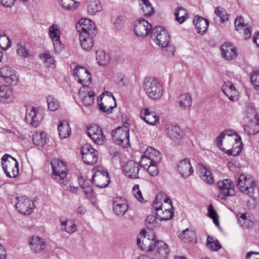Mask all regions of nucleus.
Returning a JSON list of instances; mask_svg holds the SVG:
<instances>
[{"mask_svg": "<svg viewBox=\"0 0 259 259\" xmlns=\"http://www.w3.org/2000/svg\"><path fill=\"white\" fill-rule=\"evenodd\" d=\"M152 39L161 48H166L164 54L167 57L173 56L175 48L169 45L170 37L168 32L161 26L154 27L151 33Z\"/></svg>", "mask_w": 259, "mask_h": 259, "instance_id": "nucleus-1", "label": "nucleus"}, {"mask_svg": "<svg viewBox=\"0 0 259 259\" xmlns=\"http://www.w3.org/2000/svg\"><path fill=\"white\" fill-rule=\"evenodd\" d=\"M143 87L146 95L152 100H158L163 96V87L159 81L154 77H145L143 80Z\"/></svg>", "mask_w": 259, "mask_h": 259, "instance_id": "nucleus-2", "label": "nucleus"}, {"mask_svg": "<svg viewBox=\"0 0 259 259\" xmlns=\"http://www.w3.org/2000/svg\"><path fill=\"white\" fill-rule=\"evenodd\" d=\"M2 166L6 175L9 178H15L19 174V163L15 158L5 154L2 157Z\"/></svg>", "mask_w": 259, "mask_h": 259, "instance_id": "nucleus-3", "label": "nucleus"}, {"mask_svg": "<svg viewBox=\"0 0 259 259\" xmlns=\"http://www.w3.org/2000/svg\"><path fill=\"white\" fill-rule=\"evenodd\" d=\"M112 138L115 142L122 147L128 148L130 146L129 129L124 126H119L112 131Z\"/></svg>", "mask_w": 259, "mask_h": 259, "instance_id": "nucleus-4", "label": "nucleus"}, {"mask_svg": "<svg viewBox=\"0 0 259 259\" xmlns=\"http://www.w3.org/2000/svg\"><path fill=\"white\" fill-rule=\"evenodd\" d=\"M51 164L54 179L60 184L65 185L64 179L67 175V168L65 163L58 159H54Z\"/></svg>", "mask_w": 259, "mask_h": 259, "instance_id": "nucleus-5", "label": "nucleus"}, {"mask_svg": "<svg viewBox=\"0 0 259 259\" xmlns=\"http://www.w3.org/2000/svg\"><path fill=\"white\" fill-rule=\"evenodd\" d=\"M237 187L242 193L250 196L253 194L255 183L252 178L243 174L240 175L237 180Z\"/></svg>", "mask_w": 259, "mask_h": 259, "instance_id": "nucleus-6", "label": "nucleus"}, {"mask_svg": "<svg viewBox=\"0 0 259 259\" xmlns=\"http://www.w3.org/2000/svg\"><path fill=\"white\" fill-rule=\"evenodd\" d=\"M156 241L153 234L146 235V232L144 230L137 237V244L144 251L153 250Z\"/></svg>", "mask_w": 259, "mask_h": 259, "instance_id": "nucleus-7", "label": "nucleus"}, {"mask_svg": "<svg viewBox=\"0 0 259 259\" xmlns=\"http://www.w3.org/2000/svg\"><path fill=\"white\" fill-rule=\"evenodd\" d=\"M44 116L43 110L40 108L27 109L25 120L34 127H37L41 122Z\"/></svg>", "mask_w": 259, "mask_h": 259, "instance_id": "nucleus-8", "label": "nucleus"}, {"mask_svg": "<svg viewBox=\"0 0 259 259\" xmlns=\"http://www.w3.org/2000/svg\"><path fill=\"white\" fill-rule=\"evenodd\" d=\"M81 152L83 161L89 165L96 163L98 159V152L92 146L85 144L82 146Z\"/></svg>", "mask_w": 259, "mask_h": 259, "instance_id": "nucleus-9", "label": "nucleus"}, {"mask_svg": "<svg viewBox=\"0 0 259 259\" xmlns=\"http://www.w3.org/2000/svg\"><path fill=\"white\" fill-rule=\"evenodd\" d=\"M79 34H90L91 36H96L97 30L94 22L87 18H81L76 26Z\"/></svg>", "mask_w": 259, "mask_h": 259, "instance_id": "nucleus-10", "label": "nucleus"}, {"mask_svg": "<svg viewBox=\"0 0 259 259\" xmlns=\"http://www.w3.org/2000/svg\"><path fill=\"white\" fill-rule=\"evenodd\" d=\"M0 76L6 83L11 85H16L19 80L16 71L8 66L0 68Z\"/></svg>", "mask_w": 259, "mask_h": 259, "instance_id": "nucleus-11", "label": "nucleus"}, {"mask_svg": "<svg viewBox=\"0 0 259 259\" xmlns=\"http://www.w3.org/2000/svg\"><path fill=\"white\" fill-rule=\"evenodd\" d=\"M92 181L97 187L104 188L110 182L109 175L107 170L99 168L92 176Z\"/></svg>", "mask_w": 259, "mask_h": 259, "instance_id": "nucleus-12", "label": "nucleus"}, {"mask_svg": "<svg viewBox=\"0 0 259 259\" xmlns=\"http://www.w3.org/2000/svg\"><path fill=\"white\" fill-rule=\"evenodd\" d=\"M87 134L97 144H103L105 140V136L103 135L102 129L97 124H92L88 127Z\"/></svg>", "mask_w": 259, "mask_h": 259, "instance_id": "nucleus-13", "label": "nucleus"}, {"mask_svg": "<svg viewBox=\"0 0 259 259\" xmlns=\"http://www.w3.org/2000/svg\"><path fill=\"white\" fill-rule=\"evenodd\" d=\"M152 29L151 24L144 19L138 20L135 23L134 30L139 37H146L150 31L152 32Z\"/></svg>", "mask_w": 259, "mask_h": 259, "instance_id": "nucleus-14", "label": "nucleus"}, {"mask_svg": "<svg viewBox=\"0 0 259 259\" xmlns=\"http://www.w3.org/2000/svg\"><path fill=\"white\" fill-rule=\"evenodd\" d=\"M73 75L77 78V81L82 87H89L91 81V75L89 71L83 67L77 66L74 70Z\"/></svg>", "mask_w": 259, "mask_h": 259, "instance_id": "nucleus-15", "label": "nucleus"}, {"mask_svg": "<svg viewBox=\"0 0 259 259\" xmlns=\"http://www.w3.org/2000/svg\"><path fill=\"white\" fill-rule=\"evenodd\" d=\"M155 205V211L158 219L160 220H168L171 219L174 215L172 208L165 207L163 204L159 205L157 201L154 202Z\"/></svg>", "mask_w": 259, "mask_h": 259, "instance_id": "nucleus-16", "label": "nucleus"}, {"mask_svg": "<svg viewBox=\"0 0 259 259\" xmlns=\"http://www.w3.org/2000/svg\"><path fill=\"white\" fill-rule=\"evenodd\" d=\"M17 202L16 203V207L18 211L22 214H29L33 206V203L28 198L22 196L16 198Z\"/></svg>", "mask_w": 259, "mask_h": 259, "instance_id": "nucleus-17", "label": "nucleus"}, {"mask_svg": "<svg viewBox=\"0 0 259 259\" xmlns=\"http://www.w3.org/2000/svg\"><path fill=\"white\" fill-rule=\"evenodd\" d=\"M78 95L80 101L85 106H91L94 103L95 94L89 87L80 88Z\"/></svg>", "mask_w": 259, "mask_h": 259, "instance_id": "nucleus-18", "label": "nucleus"}, {"mask_svg": "<svg viewBox=\"0 0 259 259\" xmlns=\"http://www.w3.org/2000/svg\"><path fill=\"white\" fill-rule=\"evenodd\" d=\"M220 193L224 197L233 196L235 194L234 185L230 179H225L218 182Z\"/></svg>", "mask_w": 259, "mask_h": 259, "instance_id": "nucleus-19", "label": "nucleus"}, {"mask_svg": "<svg viewBox=\"0 0 259 259\" xmlns=\"http://www.w3.org/2000/svg\"><path fill=\"white\" fill-rule=\"evenodd\" d=\"M112 202L114 213L118 216H123L128 208L126 200L121 197H116Z\"/></svg>", "mask_w": 259, "mask_h": 259, "instance_id": "nucleus-20", "label": "nucleus"}, {"mask_svg": "<svg viewBox=\"0 0 259 259\" xmlns=\"http://www.w3.org/2000/svg\"><path fill=\"white\" fill-rule=\"evenodd\" d=\"M107 96L103 98V102L100 104V109L107 114L112 113V110L116 106L114 97L111 93L107 92Z\"/></svg>", "mask_w": 259, "mask_h": 259, "instance_id": "nucleus-21", "label": "nucleus"}, {"mask_svg": "<svg viewBox=\"0 0 259 259\" xmlns=\"http://www.w3.org/2000/svg\"><path fill=\"white\" fill-rule=\"evenodd\" d=\"M221 51L222 57L227 60L235 59L238 56L236 48L229 42L224 43L221 47Z\"/></svg>", "mask_w": 259, "mask_h": 259, "instance_id": "nucleus-22", "label": "nucleus"}, {"mask_svg": "<svg viewBox=\"0 0 259 259\" xmlns=\"http://www.w3.org/2000/svg\"><path fill=\"white\" fill-rule=\"evenodd\" d=\"M140 165L134 161L130 160L123 166V171L128 177L137 179L139 178Z\"/></svg>", "mask_w": 259, "mask_h": 259, "instance_id": "nucleus-23", "label": "nucleus"}, {"mask_svg": "<svg viewBox=\"0 0 259 259\" xmlns=\"http://www.w3.org/2000/svg\"><path fill=\"white\" fill-rule=\"evenodd\" d=\"M178 170L181 176L184 178L191 175L193 173L194 170L190 159L185 158L180 161L178 165Z\"/></svg>", "mask_w": 259, "mask_h": 259, "instance_id": "nucleus-24", "label": "nucleus"}, {"mask_svg": "<svg viewBox=\"0 0 259 259\" xmlns=\"http://www.w3.org/2000/svg\"><path fill=\"white\" fill-rule=\"evenodd\" d=\"M192 96L189 93H184L180 95L177 99L176 105L182 110H189L192 106Z\"/></svg>", "mask_w": 259, "mask_h": 259, "instance_id": "nucleus-25", "label": "nucleus"}, {"mask_svg": "<svg viewBox=\"0 0 259 259\" xmlns=\"http://www.w3.org/2000/svg\"><path fill=\"white\" fill-rule=\"evenodd\" d=\"M141 119L147 124L154 125L159 121V117L154 111H151L148 108H143L140 113Z\"/></svg>", "mask_w": 259, "mask_h": 259, "instance_id": "nucleus-26", "label": "nucleus"}, {"mask_svg": "<svg viewBox=\"0 0 259 259\" xmlns=\"http://www.w3.org/2000/svg\"><path fill=\"white\" fill-rule=\"evenodd\" d=\"M29 244L31 249L36 253L42 252L45 250L46 243L43 239L38 236H32Z\"/></svg>", "mask_w": 259, "mask_h": 259, "instance_id": "nucleus-27", "label": "nucleus"}, {"mask_svg": "<svg viewBox=\"0 0 259 259\" xmlns=\"http://www.w3.org/2000/svg\"><path fill=\"white\" fill-rule=\"evenodd\" d=\"M255 115L254 114L253 117L250 119L248 116L246 118L248 120L244 125V132L248 135H254L259 131V120Z\"/></svg>", "mask_w": 259, "mask_h": 259, "instance_id": "nucleus-28", "label": "nucleus"}, {"mask_svg": "<svg viewBox=\"0 0 259 259\" xmlns=\"http://www.w3.org/2000/svg\"><path fill=\"white\" fill-rule=\"evenodd\" d=\"M222 90L230 100L234 101L238 99V92L232 82H225L222 87Z\"/></svg>", "mask_w": 259, "mask_h": 259, "instance_id": "nucleus-29", "label": "nucleus"}, {"mask_svg": "<svg viewBox=\"0 0 259 259\" xmlns=\"http://www.w3.org/2000/svg\"><path fill=\"white\" fill-rule=\"evenodd\" d=\"M167 136L173 141L181 139L184 136V132L180 126L170 125L166 129Z\"/></svg>", "mask_w": 259, "mask_h": 259, "instance_id": "nucleus-30", "label": "nucleus"}, {"mask_svg": "<svg viewBox=\"0 0 259 259\" xmlns=\"http://www.w3.org/2000/svg\"><path fill=\"white\" fill-rule=\"evenodd\" d=\"M14 95L12 88L8 85H3L0 87V101L1 102L9 103L14 100Z\"/></svg>", "mask_w": 259, "mask_h": 259, "instance_id": "nucleus-31", "label": "nucleus"}, {"mask_svg": "<svg viewBox=\"0 0 259 259\" xmlns=\"http://www.w3.org/2000/svg\"><path fill=\"white\" fill-rule=\"evenodd\" d=\"M193 24L195 25L197 33L203 35L205 33L208 28L209 22L203 17L198 16L194 19Z\"/></svg>", "mask_w": 259, "mask_h": 259, "instance_id": "nucleus-32", "label": "nucleus"}, {"mask_svg": "<svg viewBox=\"0 0 259 259\" xmlns=\"http://www.w3.org/2000/svg\"><path fill=\"white\" fill-rule=\"evenodd\" d=\"M156 252V255L159 257H165L169 252L168 246L161 241L155 242L153 249Z\"/></svg>", "mask_w": 259, "mask_h": 259, "instance_id": "nucleus-33", "label": "nucleus"}, {"mask_svg": "<svg viewBox=\"0 0 259 259\" xmlns=\"http://www.w3.org/2000/svg\"><path fill=\"white\" fill-rule=\"evenodd\" d=\"M96 36H91L90 34L83 33L79 34V40L82 48L85 51L90 50L94 45V37Z\"/></svg>", "mask_w": 259, "mask_h": 259, "instance_id": "nucleus-34", "label": "nucleus"}, {"mask_svg": "<svg viewBox=\"0 0 259 259\" xmlns=\"http://www.w3.org/2000/svg\"><path fill=\"white\" fill-rule=\"evenodd\" d=\"M145 156L149 159L153 163H159L161 162L162 155L161 153L153 147H148L144 152Z\"/></svg>", "mask_w": 259, "mask_h": 259, "instance_id": "nucleus-35", "label": "nucleus"}, {"mask_svg": "<svg viewBox=\"0 0 259 259\" xmlns=\"http://www.w3.org/2000/svg\"><path fill=\"white\" fill-rule=\"evenodd\" d=\"M61 230L69 234H71L76 231L77 227L74 222L70 219L61 220Z\"/></svg>", "mask_w": 259, "mask_h": 259, "instance_id": "nucleus-36", "label": "nucleus"}, {"mask_svg": "<svg viewBox=\"0 0 259 259\" xmlns=\"http://www.w3.org/2000/svg\"><path fill=\"white\" fill-rule=\"evenodd\" d=\"M180 239L185 242L195 243L196 234L193 230L187 229L183 231L179 235Z\"/></svg>", "mask_w": 259, "mask_h": 259, "instance_id": "nucleus-37", "label": "nucleus"}, {"mask_svg": "<svg viewBox=\"0 0 259 259\" xmlns=\"http://www.w3.org/2000/svg\"><path fill=\"white\" fill-rule=\"evenodd\" d=\"M58 131L61 139L68 137L71 134V128L68 122L66 121L60 122L58 125Z\"/></svg>", "mask_w": 259, "mask_h": 259, "instance_id": "nucleus-38", "label": "nucleus"}, {"mask_svg": "<svg viewBox=\"0 0 259 259\" xmlns=\"http://www.w3.org/2000/svg\"><path fill=\"white\" fill-rule=\"evenodd\" d=\"M102 5L99 0L91 1L87 8L88 13L91 15H94L96 13L102 11Z\"/></svg>", "mask_w": 259, "mask_h": 259, "instance_id": "nucleus-39", "label": "nucleus"}, {"mask_svg": "<svg viewBox=\"0 0 259 259\" xmlns=\"http://www.w3.org/2000/svg\"><path fill=\"white\" fill-rule=\"evenodd\" d=\"M32 140L34 144L42 146L46 143L48 139L45 132H36L32 136Z\"/></svg>", "mask_w": 259, "mask_h": 259, "instance_id": "nucleus-40", "label": "nucleus"}, {"mask_svg": "<svg viewBox=\"0 0 259 259\" xmlns=\"http://www.w3.org/2000/svg\"><path fill=\"white\" fill-rule=\"evenodd\" d=\"M200 177L202 180L208 184H212L214 182L211 172L205 166H202L200 168Z\"/></svg>", "mask_w": 259, "mask_h": 259, "instance_id": "nucleus-41", "label": "nucleus"}, {"mask_svg": "<svg viewBox=\"0 0 259 259\" xmlns=\"http://www.w3.org/2000/svg\"><path fill=\"white\" fill-rule=\"evenodd\" d=\"M200 177L202 180L208 184H212L214 182L211 172L205 166H202L200 168Z\"/></svg>", "mask_w": 259, "mask_h": 259, "instance_id": "nucleus-42", "label": "nucleus"}, {"mask_svg": "<svg viewBox=\"0 0 259 259\" xmlns=\"http://www.w3.org/2000/svg\"><path fill=\"white\" fill-rule=\"evenodd\" d=\"M176 20L180 24L183 23L188 18V14L186 9L180 7L174 13Z\"/></svg>", "mask_w": 259, "mask_h": 259, "instance_id": "nucleus-43", "label": "nucleus"}, {"mask_svg": "<svg viewBox=\"0 0 259 259\" xmlns=\"http://www.w3.org/2000/svg\"><path fill=\"white\" fill-rule=\"evenodd\" d=\"M39 57L40 59L43 60V61L48 67L54 68L55 67L56 61L54 58L48 52H45L40 54Z\"/></svg>", "mask_w": 259, "mask_h": 259, "instance_id": "nucleus-44", "label": "nucleus"}, {"mask_svg": "<svg viewBox=\"0 0 259 259\" xmlns=\"http://www.w3.org/2000/svg\"><path fill=\"white\" fill-rule=\"evenodd\" d=\"M96 60L99 65H105L109 62L110 57L105 51H98L96 52Z\"/></svg>", "mask_w": 259, "mask_h": 259, "instance_id": "nucleus-45", "label": "nucleus"}, {"mask_svg": "<svg viewBox=\"0 0 259 259\" xmlns=\"http://www.w3.org/2000/svg\"><path fill=\"white\" fill-rule=\"evenodd\" d=\"M49 34L52 40L60 39L61 31L58 25L53 24L49 27Z\"/></svg>", "mask_w": 259, "mask_h": 259, "instance_id": "nucleus-46", "label": "nucleus"}, {"mask_svg": "<svg viewBox=\"0 0 259 259\" xmlns=\"http://www.w3.org/2000/svg\"><path fill=\"white\" fill-rule=\"evenodd\" d=\"M59 2L62 8L67 10L74 11L78 6L74 0H59Z\"/></svg>", "mask_w": 259, "mask_h": 259, "instance_id": "nucleus-47", "label": "nucleus"}, {"mask_svg": "<svg viewBox=\"0 0 259 259\" xmlns=\"http://www.w3.org/2000/svg\"><path fill=\"white\" fill-rule=\"evenodd\" d=\"M11 43L9 38L6 35L4 31L0 30V47L4 50H8Z\"/></svg>", "mask_w": 259, "mask_h": 259, "instance_id": "nucleus-48", "label": "nucleus"}, {"mask_svg": "<svg viewBox=\"0 0 259 259\" xmlns=\"http://www.w3.org/2000/svg\"><path fill=\"white\" fill-rule=\"evenodd\" d=\"M207 246L212 251H218L222 246L217 240H214L213 237L208 236L207 238Z\"/></svg>", "mask_w": 259, "mask_h": 259, "instance_id": "nucleus-49", "label": "nucleus"}, {"mask_svg": "<svg viewBox=\"0 0 259 259\" xmlns=\"http://www.w3.org/2000/svg\"><path fill=\"white\" fill-rule=\"evenodd\" d=\"M47 101L48 103V109L51 111H54L59 108L60 106L59 102L53 97L49 96L47 98Z\"/></svg>", "mask_w": 259, "mask_h": 259, "instance_id": "nucleus-50", "label": "nucleus"}, {"mask_svg": "<svg viewBox=\"0 0 259 259\" xmlns=\"http://www.w3.org/2000/svg\"><path fill=\"white\" fill-rule=\"evenodd\" d=\"M214 13L218 16L222 22H225L229 19V15L227 11L221 7L215 8Z\"/></svg>", "mask_w": 259, "mask_h": 259, "instance_id": "nucleus-51", "label": "nucleus"}, {"mask_svg": "<svg viewBox=\"0 0 259 259\" xmlns=\"http://www.w3.org/2000/svg\"><path fill=\"white\" fill-rule=\"evenodd\" d=\"M234 24L236 30L237 31H239L240 33L242 32V29L244 27H246V25H248V24L244 23V19L241 16H238L236 18Z\"/></svg>", "mask_w": 259, "mask_h": 259, "instance_id": "nucleus-52", "label": "nucleus"}, {"mask_svg": "<svg viewBox=\"0 0 259 259\" xmlns=\"http://www.w3.org/2000/svg\"><path fill=\"white\" fill-rule=\"evenodd\" d=\"M250 79L255 90H259V70L252 71Z\"/></svg>", "mask_w": 259, "mask_h": 259, "instance_id": "nucleus-53", "label": "nucleus"}, {"mask_svg": "<svg viewBox=\"0 0 259 259\" xmlns=\"http://www.w3.org/2000/svg\"><path fill=\"white\" fill-rule=\"evenodd\" d=\"M145 224L147 227L149 229H152L156 226L157 221L155 216L153 215H149L146 220Z\"/></svg>", "mask_w": 259, "mask_h": 259, "instance_id": "nucleus-54", "label": "nucleus"}, {"mask_svg": "<svg viewBox=\"0 0 259 259\" xmlns=\"http://www.w3.org/2000/svg\"><path fill=\"white\" fill-rule=\"evenodd\" d=\"M209 217L213 220L214 224L219 226L218 215L211 205H209L208 208Z\"/></svg>", "mask_w": 259, "mask_h": 259, "instance_id": "nucleus-55", "label": "nucleus"}, {"mask_svg": "<svg viewBox=\"0 0 259 259\" xmlns=\"http://www.w3.org/2000/svg\"><path fill=\"white\" fill-rule=\"evenodd\" d=\"M156 164L157 163H152L151 164L148 165V167L146 168L147 171L151 176H156L159 173L158 168Z\"/></svg>", "mask_w": 259, "mask_h": 259, "instance_id": "nucleus-56", "label": "nucleus"}, {"mask_svg": "<svg viewBox=\"0 0 259 259\" xmlns=\"http://www.w3.org/2000/svg\"><path fill=\"white\" fill-rule=\"evenodd\" d=\"M82 189H83V192H84V194L87 198H93L95 197V195L96 194L93 192V189L92 186L89 184L83 186Z\"/></svg>", "mask_w": 259, "mask_h": 259, "instance_id": "nucleus-57", "label": "nucleus"}, {"mask_svg": "<svg viewBox=\"0 0 259 259\" xmlns=\"http://www.w3.org/2000/svg\"><path fill=\"white\" fill-rule=\"evenodd\" d=\"M18 48L17 50V54L23 57L26 58L29 56V52L24 46L18 44Z\"/></svg>", "mask_w": 259, "mask_h": 259, "instance_id": "nucleus-58", "label": "nucleus"}, {"mask_svg": "<svg viewBox=\"0 0 259 259\" xmlns=\"http://www.w3.org/2000/svg\"><path fill=\"white\" fill-rule=\"evenodd\" d=\"M133 193L134 197L139 201L142 202L144 198L142 197V193L140 191L139 186L135 185L133 188Z\"/></svg>", "mask_w": 259, "mask_h": 259, "instance_id": "nucleus-59", "label": "nucleus"}, {"mask_svg": "<svg viewBox=\"0 0 259 259\" xmlns=\"http://www.w3.org/2000/svg\"><path fill=\"white\" fill-rule=\"evenodd\" d=\"M153 163L147 157L145 156V154L144 153V155L141 157L140 166V167H143L144 169H146V166L148 167V165Z\"/></svg>", "mask_w": 259, "mask_h": 259, "instance_id": "nucleus-60", "label": "nucleus"}, {"mask_svg": "<svg viewBox=\"0 0 259 259\" xmlns=\"http://www.w3.org/2000/svg\"><path fill=\"white\" fill-rule=\"evenodd\" d=\"M124 19L122 16H118L114 22V25L117 29L120 30L123 27Z\"/></svg>", "mask_w": 259, "mask_h": 259, "instance_id": "nucleus-61", "label": "nucleus"}, {"mask_svg": "<svg viewBox=\"0 0 259 259\" xmlns=\"http://www.w3.org/2000/svg\"><path fill=\"white\" fill-rule=\"evenodd\" d=\"M54 46V50L55 52H60L63 48L62 45L61 43L60 39L57 40H52Z\"/></svg>", "mask_w": 259, "mask_h": 259, "instance_id": "nucleus-62", "label": "nucleus"}, {"mask_svg": "<svg viewBox=\"0 0 259 259\" xmlns=\"http://www.w3.org/2000/svg\"><path fill=\"white\" fill-rule=\"evenodd\" d=\"M242 31L243 32V37L244 39H247L250 38L251 36V31L250 29V26L249 25H246V27H244L242 29Z\"/></svg>", "mask_w": 259, "mask_h": 259, "instance_id": "nucleus-63", "label": "nucleus"}, {"mask_svg": "<svg viewBox=\"0 0 259 259\" xmlns=\"http://www.w3.org/2000/svg\"><path fill=\"white\" fill-rule=\"evenodd\" d=\"M246 259H259V252H248L246 254Z\"/></svg>", "mask_w": 259, "mask_h": 259, "instance_id": "nucleus-64", "label": "nucleus"}]
</instances>
